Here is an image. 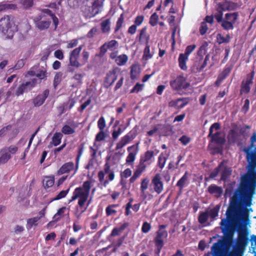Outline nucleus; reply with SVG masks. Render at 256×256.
<instances>
[{
    "label": "nucleus",
    "mask_w": 256,
    "mask_h": 256,
    "mask_svg": "<svg viewBox=\"0 0 256 256\" xmlns=\"http://www.w3.org/2000/svg\"><path fill=\"white\" fill-rule=\"evenodd\" d=\"M250 142L248 148L244 150L249 162L248 172L242 176L239 186L230 198L228 216L234 214L238 209L252 204V196L256 186V152L252 150L254 148L256 150V132L252 134Z\"/></svg>",
    "instance_id": "f257e3e1"
},
{
    "label": "nucleus",
    "mask_w": 256,
    "mask_h": 256,
    "mask_svg": "<svg viewBox=\"0 0 256 256\" xmlns=\"http://www.w3.org/2000/svg\"><path fill=\"white\" fill-rule=\"evenodd\" d=\"M247 206L238 209L234 214L228 216V210L226 212V218L222 220L220 222V228L224 234L223 239L226 246H230L233 240V237L236 230L238 233L236 244L234 246L232 252H230V256H242L248 245L250 239L248 238V232L246 225L242 222H238L236 223V228L230 224L229 218H232L238 212L244 210Z\"/></svg>",
    "instance_id": "f03ea898"
},
{
    "label": "nucleus",
    "mask_w": 256,
    "mask_h": 256,
    "mask_svg": "<svg viewBox=\"0 0 256 256\" xmlns=\"http://www.w3.org/2000/svg\"><path fill=\"white\" fill-rule=\"evenodd\" d=\"M92 185L93 184L91 180H86L83 183L82 186L75 188L69 202L78 199V206L82 208L88 200Z\"/></svg>",
    "instance_id": "7ed1b4c3"
},
{
    "label": "nucleus",
    "mask_w": 256,
    "mask_h": 256,
    "mask_svg": "<svg viewBox=\"0 0 256 256\" xmlns=\"http://www.w3.org/2000/svg\"><path fill=\"white\" fill-rule=\"evenodd\" d=\"M82 45L74 48L70 52L69 54V65L76 68H78L86 64L88 60L90 54L86 50H83L80 58H79L80 52L82 48Z\"/></svg>",
    "instance_id": "20e7f679"
},
{
    "label": "nucleus",
    "mask_w": 256,
    "mask_h": 256,
    "mask_svg": "<svg viewBox=\"0 0 256 256\" xmlns=\"http://www.w3.org/2000/svg\"><path fill=\"white\" fill-rule=\"evenodd\" d=\"M52 20L56 27L58 24V18L48 8L44 9L40 14L34 18L36 26L40 30L48 28Z\"/></svg>",
    "instance_id": "39448f33"
},
{
    "label": "nucleus",
    "mask_w": 256,
    "mask_h": 256,
    "mask_svg": "<svg viewBox=\"0 0 256 256\" xmlns=\"http://www.w3.org/2000/svg\"><path fill=\"white\" fill-rule=\"evenodd\" d=\"M228 161L226 160H222L218 165L210 172L208 178H205V180L208 181L210 179H213L216 177L221 172L220 180L226 182L230 176L232 175V169L228 165Z\"/></svg>",
    "instance_id": "423d86ee"
},
{
    "label": "nucleus",
    "mask_w": 256,
    "mask_h": 256,
    "mask_svg": "<svg viewBox=\"0 0 256 256\" xmlns=\"http://www.w3.org/2000/svg\"><path fill=\"white\" fill-rule=\"evenodd\" d=\"M154 156V151L148 150L144 153V156H141L140 164L134 172V175L130 180V182H134L136 179L141 175L146 167L144 163L149 161Z\"/></svg>",
    "instance_id": "0eeeda50"
},
{
    "label": "nucleus",
    "mask_w": 256,
    "mask_h": 256,
    "mask_svg": "<svg viewBox=\"0 0 256 256\" xmlns=\"http://www.w3.org/2000/svg\"><path fill=\"white\" fill-rule=\"evenodd\" d=\"M14 24L9 16H5L0 20V30L2 33L10 38L14 32Z\"/></svg>",
    "instance_id": "6e6552de"
},
{
    "label": "nucleus",
    "mask_w": 256,
    "mask_h": 256,
    "mask_svg": "<svg viewBox=\"0 0 256 256\" xmlns=\"http://www.w3.org/2000/svg\"><path fill=\"white\" fill-rule=\"evenodd\" d=\"M104 0H92L91 6H85L83 10L86 17L92 18L98 14L103 6Z\"/></svg>",
    "instance_id": "1a4fd4ad"
},
{
    "label": "nucleus",
    "mask_w": 256,
    "mask_h": 256,
    "mask_svg": "<svg viewBox=\"0 0 256 256\" xmlns=\"http://www.w3.org/2000/svg\"><path fill=\"white\" fill-rule=\"evenodd\" d=\"M238 12L226 13L225 14L221 26L225 30H232L234 28V24L238 20Z\"/></svg>",
    "instance_id": "9d476101"
},
{
    "label": "nucleus",
    "mask_w": 256,
    "mask_h": 256,
    "mask_svg": "<svg viewBox=\"0 0 256 256\" xmlns=\"http://www.w3.org/2000/svg\"><path fill=\"white\" fill-rule=\"evenodd\" d=\"M186 79L182 76H178L173 80L170 82V86L172 90H178L188 88L190 84L186 82Z\"/></svg>",
    "instance_id": "9b49d317"
},
{
    "label": "nucleus",
    "mask_w": 256,
    "mask_h": 256,
    "mask_svg": "<svg viewBox=\"0 0 256 256\" xmlns=\"http://www.w3.org/2000/svg\"><path fill=\"white\" fill-rule=\"evenodd\" d=\"M166 225L162 224L158 226V230L156 232V236L154 238V244L164 245L163 238H166L168 236L167 231L165 230Z\"/></svg>",
    "instance_id": "f8f14e48"
},
{
    "label": "nucleus",
    "mask_w": 256,
    "mask_h": 256,
    "mask_svg": "<svg viewBox=\"0 0 256 256\" xmlns=\"http://www.w3.org/2000/svg\"><path fill=\"white\" fill-rule=\"evenodd\" d=\"M37 79L33 78L29 82H27L24 84H22L18 87L16 92L15 94L16 96H19L20 95L23 94L24 92L31 90L37 84Z\"/></svg>",
    "instance_id": "ddd939ff"
},
{
    "label": "nucleus",
    "mask_w": 256,
    "mask_h": 256,
    "mask_svg": "<svg viewBox=\"0 0 256 256\" xmlns=\"http://www.w3.org/2000/svg\"><path fill=\"white\" fill-rule=\"evenodd\" d=\"M152 185L154 190L158 194H160L164 190V184L160 174H156L152 180Z\"/></svg>",
    "instance_id": "4468645a"
},
{
    "label": "nucleus",
    "mask_w": 256,
    "mask_h": 256,
    "mask_svg": "<svg viewBox=\"0 0 256 256\" xmlns=\"http://www.w3.org/2000/svg\"><path fill=\"white\" fill-rule=\"evenodd\" d=\"M225 245L224 240L220 239L211 247L212 256H224V246Z\"/></svg>",
    "instance_id": "2eb2a0df"
},
{
    "label": "nucleus",
    "mask_w": 256,
    "mask_h": 256,
    "mask_svg": "<svg viewBox=\"0 0 256 256\" xmlns=\"http://www.w3.org/2000/svg\"><path fill=\"white\" fill-rule=\"evenodd\" d=\"M76 165L74 166V162H68L62 165V166L57 171L56 174L58 176H60L64 174H67L71 172H74L72 174V176H74L78 170H76Z\"/></svg>",
    "instance_id": "dca6fc26"
},
{
    "label": "nucleus",
    "mask_w": 256,
    "mask_h": 256,
    "mask_svg": "<svg viewBox=\"0 0 256 256\" xmlns=\"http://www.w3.org/2000/svg\"><path fill=\"white\" fill-rule=\"evenodd\" d=\"M254 74V71L252 70L246 75V80L242 82L241 85V91H243L246 93L250 92V84L253 83V79Z\"/></svg>",
    "instance_id": "f3484780"
},
{
    "label": "nucleus",
    "mask_w": 256,
    "mask_h": 256,
    "mask_svg": "<svg viewBox=\"0 0 256 256\" xmlns=\"http://www.w3.org/2000/svg\"><path fill=\"white\" fill-rule=\"evenodd\" d=\"M188 98H178L176 100H172L170 102L168 106L181 109L188 104Z\"/></svg>",
    "instance_id": "a211bd4d"
},
{
    "label": "nucleus",
    "mask_w": 256,
    "mask_h": 256,
    "mask_svg": "<svg viewBox=\"0 0 256 256\" xmlns=\"http://www.w3.org/2000/svg\"><path fill=\"white\" fill-rule=\"evenodd\" d=\"M118 46V42L115 40H112L106 42L100 47V52L104 54L107 50L113 51L117 49Z\"/></svg>",
    "instance_id": "6ab92c4d"
},
{
    "label": "nucleus",
    "mask_w": 256,
    "mask_h": 256,
    "mask_svg": "<svg viewBox=\"0 0 256 256\" xmlns=\"http://www.w3.org/2000/svg\"><path fill=\"white\" fill-rule=\"evenodd\" d=\"M208 192L211 194H214L216 198L221 197L224 192L222 187L218 186L215 184H210L208 187Z\"/></svg>",
    "instance_id": "aec40b11"
},
{
    "label": "nucleus",
    "mask_w": 256,
    "mask_h": 256,
    "mask_svg": "<svg viewBox=\"0 0 256 256\" xmlns=\"http://www.w3.org/2000/svg\"><path fill=\"white\" fill-rule=\"evenodd\" d=\"M112 59H114L116 62L119 66H122L125 64L127 61L128 57L126 54H121L119 56H116V53L112 52L110 54Z\"/></svg>",
    "instance_id": "412c9836"
},
{
    "label": "nucleus",
    "mask_w": 256,
    "mask_h": 256,
    "mask_svg": "<svg viewBox=\"0 0 256 256\" xmlns=\"http://www.w3.org/2000/svg\"><path fill=\"white\" fill-rule=\"evenodd\" d=\"M49 94V90H45L43 94L38 96L33 101L36 106H39L43 104Z\"/></svg>",
    "instance_id": "4be33fe9"
},
{
    "label": "nucleus",
    "mask_w": 256,
    "mask_h": 256,
    "mask_svg": "<svg viewBox=\"0 0 256 256\" xmlns=\"http://www.w3.org/2000/svg\"><path fill=\"white\" fill-rule=\"evenodd\" d=\"M220 132H216L214 134L212 133V135L210 138H211L210 142H214L217 144L223 145L226 142V140L224 138L220 136Z\"/></svg>",
    "instance_id": "5701e85b"
},
{
    "label": "nucleus",
    "mask_w": 256,
    "mask_h": 256,
    "mask_svg": "<svg viewBox=\"0 0 256 256\" xmlns=\"http://www.w3.org/2000/svg\"><path fill=\"white\" fill-rule=\"evenodd\" d=\"M138 151V143L129 146V164L133 162Z\"/></svg>",
    "instance_id": "b1692460"
},
{
    "label": "nucleus",
    "mask_w": 256,
    "mask_h": 256,
    "mask_svg": "<svg viewBox=\"0 0 256 256\" xmlns=\"http://www.w3.org/2000/svg\"><path fill=\"white\" fill-rule=\"evenodd\" d=\"M76 126L74 122L65 124L62 129V132L64 134H71L75 132Z\"/></svg>",
    "instance_id": "393cba45"
},
{
    "label": "nucleus",
    "mask_w": 256,
    "mask_h": 256,
    "mask_svg": "<svg viewBox=\"0 0 256 256\" xmlns=\"http://www.w3.org/2000/svg\"><path fill=\"white\" fill-rule=\"evenodd\" d=\"M188 60V57L186 56L183 54V53H181L180 54L178 62V66L180 68L183 70H186L188 69V66H186V62Z\"/></svg>",
    "instance_id": "a878e982"
},
{
    "label": "nucleus",
    "mask_w": 256,
    "mask_h": 256,
    "mask_svg": "<svg viewBox=\"0 0 256 256\" xmlns=\"http://www.w3.org/2000/svg\"><path fill=\"white\" fill-rule=\"evenodd\" d=\"M54 183V176H45L42 180V184L45 189L52 187Z\"/></svg>",
    "instance_id": "bb28decb"
},
{
    "label": "nucleus",
    "mask_w": 256,
    "mask_h": 256,
    "mask_svg": "<svg viewBox=\"0 0 256 256\" xmlns=\"http://www.w3.org/2000/svg\"><path fill=\"white\" fill-rule=\"evenodd\" d=\"M116 79V72L114 71H110L106 74L105 79V84L106 86H111Z\"/></svg>",
    "instance_id": "cd10ccee"
},
{
    "label": "nucleus",
    "mask_w": 256,
    "mask_h": 256,
    "mask_svg": "<svg viewBox=\"0 0 256 256\" xmlns=\"http://www.w3.org/2000/svg\"><path fill=\"white\" fill-rule=\"evenodd\" d=\"M238 136V132L234 129H232L230 130L227 138L230 144H234L237 140Z\"/></svg>",
    "instance_id": "c85d7f7f"
},
{
    "label": "nucleus",
    "mask_w": 256,
    "mask_h": 256,
    "mask_svg": "<svg viewBox=\"0 0 256 256\" xmlns=\"http://www.w3.org/2000/svg\"><path fill=\"white\" fill-rule=\"evenodd\" d=\"M208 218V211L200 212L198 216V222L200 224L204 225L207 222Z\"/></svg>",
    "instance_id": "c756f323"
},
{
    "label": "nucleus",
    "mask_w": 256,
    "mask_h": 256,
    "mask_svg": "<svg viewBox=\"0 0 256 256\" xmlns=\"http://www.w3.org/2000/svg\"><path fill=\"white\" fill-rule=\"evenodd\" d=\"M140 68L138 65H132L131 66L130 78L132 80L137 79L140 74Z\"/></svg>",
    "instance_id": "7c9ffc66"
},
{
    "label": "nucleus",
    "mask_w": 256,
    "mask_h": 256,
    "mask_svg": "<svg viewBox=\"0 0 256 256\" xmlns=\"http://www.w3.org/2000/svg\"><path fill=\"white\" fill-rule=\"evenodd\" d=\"M120 178V184L122 186V188L127 190L128 168L126 169L122 172L121 173Z\"/></svg>",
    "instance_id": "2f4dec72"
},
{
    "label": "nucleus",
    "mask_w": 256,
    "mask_h": 256,
    "mask_svg": "<svg viewBox=\"0 0 256 256\" xmlns=\"http://www.w3.org/2000/svg\"><path fill=\"white\" fill-rule=\"evenodd\" d=\"M62 136V134L60 132H56L52 138L50 144L54 146H58L61 142Z\"/></svg>",
    "instance_id": "473e14b6"
},
{
    "label": "nucleus",
    "mask_w": 256,
    "mask_h": 256,
    "mask_svg": "<svg viewBox=\"0 0 256 256\" xmlns=\"http://www.w3.org/2000/svg\"><path fill=\"white\" fill-rule=\"evenodd\" d=\"M234 64H227L222 72L219 74L220 76L222 77L223 78L226 79L230 74V72L232 70Z\"/></svg>",
    "instance_id": "72a5a7b5"
},
{
    "label": "nucleus",
    "mask_w": 256,
    "mask_h": 256,
    "mask_svg": "<svg viewBox=\"0 0 256 256\" xmlns=\"http://www.w3.org/2000/svg\"><path fill=\"white\" fill-rule=\"evenodd\" d=\"M40 218V217H34L33 218H28L27 220V224L26 225V228L30 230L33 226L38 225V221Z\"/></svg>",
    "instance_id": "f704fd0d"
},
{
    "label": "nucleus",
    "mask_w": 256,
    "mask_h": 256,
    "mask_svg": "<svg viewBox=\"0 0 256 256\" xmlns=\"http://www.w3.org/2000/svg\"><path fill=\"white\" fill-rule=\"evenodd\" d=\"M220 208V205H216L214 208L210 209L208 212L209 217H210L212 220H214L216 217H217Z\"/></svg>",
    "instance_id": "c9c22d12"
},
{
    "label": "nucleus",
    "mask_w": 256,
    "mask_h": 256,
    "mask_svg": "<svg viewBox=\"0 0 256 256\" xmlns=\"http://www.w3.org/2000/svg\"><path fill=\"white\" fill-rule=\"evenodd\" d=\"M188 172L186 171L185 172L183 176L178 180L176 183V186L180 187V189L182 190L184 186V184L188 178Z\"/></svg>",
    "instance_id": "e433bc0d"
},
{
    "label": "nucleus",
    "mask_w": 256,
    "mask_h": 256,
    "mask_svg": "<svg viewBox=\"0 0 256 256\" xmlns=\"http://www.w3.org/2000/svg\"><path fill=\"white\" fill-rule=\"evenodd\" d=\"M101 28L102 32L107 33L110 30V21L109 20L106 19L103 20L101 24Z\"/></svg>",
    "instance_id": "4c0bfd02"
},
{
    "label": "nucleus",
    "mask_w": 256,
    "mask_h": 256,
    "mask_svg": "<svg viewBox=\"0 0 256 256\" xmlns=\"http://www.w3.org/2000/svg\"><path fill=\"white\" fill-rule=\"evenodd\" d=\"M230 39L229 34H227L226 38L224 37L222 34H218L216 36L217 42L220 44L223 43H228Z\"/></svg>",
    "instance_id": "58836bf2"
},
{
    "label": "nucleus",
    "mask_w": 256,
    "mask_h": 256,
    "mask_svg": "<svg viewBox=\"0 0 256 256\" xmlns=\"http://www.w3.org/2000/svg\"><path fill=\"white\" fill-rule=\"evenodd\" d=\"M67 210V208L66 207H62L60 208L58 212L54 214V216L53 219L54 221H58L59 220L60 218L63 216L64 214L66 212Z\"/></svg>",
    "instance_id": "ea45409f"
},
{
    "label": "nucleus",
    "mask_w": 256,
    "mask_h": 256,
    "mask_svg": "<svg viewBox=\"0 0 256 256\" xmlns=\"http://www.w3.org/2000/svg\"><path fill=\"white\" fill-rule=\"evenodd\" d=\"M153 56V54L150 53V46L148 44H147L144 50V54L142 56V58L144 60H148L150 59Z\"/></svg>",
    "instance_id": "a19ab883"
},
{
    "label": "nucleus",
    "mask_w": 256,
    "mask_h": 256,
    "mask_svg": "<svg viewBox=\"0 0 256 256\" xmlns=\"http://www.w3.org/2000/svg\"><path fill=\"white\" fill-rule=\"evenodd\" d=\"M148 184L149 180L148 178H145L142 180L140 184V190L142 196L144 194L145 190L148 188Z\"/></svg>",
    "instance_id": "79ce46f5"
},
{
    "label": "nucleus",
    "mask_w": 256,
    "mask_h": 256,
    "mask_svg": "<svg viewBox=\"0 0 256 256\" xmlns=\"http://www.w3.org/2000/svg\"><path fill=\"white\" fill-rule=\"evenodd\" d=\"M210 56L209 54H207L204 59V60L203 61L202 63L200 65L198 66L196 69H197V72H200L204 70V69L206 67L208 64V62L210 60Z\"/></svg>",
    "instance_id": "37998d69"
},
{
    "label": "nucleus",
    "mask_w": 256,
    "mask_h": 256,
    "mask_svg": "<svg viewBox=\"0 0 256 256\" xmlns=\"http://www.w3.org/2000/svg\"><path fill=\"white\" fill-rule=\"evenodd\" d=\"M226 4H227L226 10L228 11L234 10H236L238 6V3L232 1L226 0Z\"/></svg>",
    "instance_id": "c03bdc74"
},
{
    "label": "nucleus",
    "mask_w": 256,
    "mask_h": 256,
    "mask_svg": "<svg viewBox=\"0 0 256 256\" xmlns=\"http://www.w3.org/2000/svg\"><path fill=\"white\" fill-rule=\"evenodd\" d=\"M125 129L126 126H122L117 129H115L112 134V138L114 140L116 139Z\"/></svg>",
    "instance_id": "a18cd8bd"
},
{
    "label": "nucleus",
    "mask_w": 256,
    "mask_h": 256,
    "mask_svg": "<svg viewBox=\"0 0 256 256\" xmlns=\"http://www.w3.org/2000/svg\"><path fill=\"white\" fill-rule=\"evenodd\" d=\"M158 20V16L156 12H154L151 15L150 18L149 24L152 26H154L157 25Z\"/></svg>",
    "instance_id": "49530a36"
},
{
    "label": "nucleus",
    "mask_w": 256,
    "mask_h": 256,
    "mask_svg": "<svg viewBox=\"0 0 256 256\" xmlns=\"http://www.w3.org/2000/svg\"><path fill=\"white\" fill-rule=\"evenodd\" d=\"M128 142V135H126L120 140V141L117 144L116 150H118L122 148Z\"/></svg>",
    "instance_id": "de8ad7c7"
},
{
    "label": "nucleus",
    "mask_w": 256,
    "mask_h": 256,
    "mask_svg": "<svg viewBox=\"0 0 256 256\" xmlns=\"http://www.w3.org/2000/svg\"><path fill=\"white\" fill-rule=\"evenodd\" d=\"M62 75L63 74L62 72H58L56 74L54 79V86L55 88L61 82Z\"/></svg>",
    "instance_id": "09e8293b"
},
{
    "label": "nucleus",
    "mask_w": 256,
    "mask_h": 256,
    "mask_svg": "<svg viewBox=\"0 0 256 256\" xmlns=\"http://www.w3.org/2000/svg\"><path fill=\"white\" fill-rule=\"evenodd\" d=\"M116 204H111L106 207V212L108 216L115 214L116 212V210L115 208L117 207Z\"/></svg>",
    "instance_id": "8fccbe9b"
},
{
    "label": "nucleus",
    "mask_w": 256,
    "mask_h": 256,
    "mask_svg": "<svg viewBox=\"0 0 256 256\" xmlns=\"http://www.w3.org/2000/svg\"><path fill=\"white\" fill-rule=\"evenodd\" d=\"M18 150L17 146H10L9 147H5L2 150V152H6L10 154H14Z\"/></svg>",
    "instance_id": "3c124183"
},
{
    "label": "nucleus",
    "mask_w": 256,
    "mask_h": 256,
    "mask_svg": "<svg viewBox=\"0 0 256 256\" xmlns=\"http://www.w3.org/2000/svg\"><path fill=\"white\" fill-rule=\"evenodd\" d=\"M2 155L0 157V161L3 164L6 163L10 158L11 156L8 152H0Z\"/></svg>",
    "instance_id": "603ef678"
},
{
    "label": "nucleus",
    "mask_w": 256,
    "mask_h": 256,
    "mask_svg": "<svg viewBox=\"0 0 256 256\" xmlns=\"http://www.w3.org/2000/svg\"><path fill=\"white\" fill-rule=\"evenodd\" d=\"M144 86V84L138 82L136 83L134 87L130 90V93H138L142 90Z\"/></svg>",
    "instance_id": "864d4df0"
},
{
    "label": "nucleus",
    "mask_w": 256,
    "mask_h": 256,
    "mask_svg": "<svg viewBox=\"0 0 256 256\" xmlns=\"http://www.w3.org/2000/svg\"><path fill=\"white\" fill-rule=\"evenodd\" d=\"M220 128V124L219 122H215L212 124L209 129V134L208 136V137H210L211 135H212V133H213L214 130H219Z\"/></svg>",
    "instance_id": "5fc2aeb1"
},
{
    "label": "nucleus",
    "mask_w": 256,
    "mask_h": 256,
    "mask_svg": "<svg viewBox=\"0 0 256 256\" xmlns=\"http://www.w3.org/2000/svg\"><path fill=\"white\" fill-rule=\"evenodd\" d=\"M105 174L104 172L100 171L98 172V178L100 182L103 184L104 186H106L108 183V180H104Z\"/></svg>",
    "instance_id": "6e6d98bb"
},
{
    "label": "nucleus",
    "mask_w": 256,
    "mask_h": 256,
    "mask_svg": "<svg viewBox=\"0 0 256 256\" xmlns=\"http://www.w3.org/2000/svg\"><path fill=\"white\" fill-rule=\"evenodd\" d=\"M196 48V46L195 44H192L187 46L186 48L184 53L183 54L188 57L189 55Z\"/></svg>",
    "instance_id": "4d7b16f0"
},
{
    "label": "nucleus",
    "mask_w": 256,
    "mask_h": 256,
    "mask_svg": "<svg viewBox=\"0 0 256 256\" xmlns=\"http://www.w3.org/2000/svg\"><path fill=\"white\" fill-rule=\"evenodd\" d=\"M217 13L215 14L214 18L218 23L222 24L223 22L224 18H223V12L220 11H217Z\"/></svg>",
    "instance_id": "13d9d810"
},
{
    "label": "nucleus",
    "mask_w": 256,
    "mask_h": 256,
    "mask_svg": "<svg viewBox=\"0 0 256 256\" xmlns=\"http://www.w3.org/2000/svg\"><path fill=\"white\" fill-rule=\"evenodd\" d=\"M208 26L206 23L204 22H202L200 27V32L201 35L203 36L205 34L208 30Z\"/></svg>",
    "instance_id": "bf43d9fd"
},
{
    "label": "nucleus",
    "mask_w": 256,
    "mask_h": 256,
    "mask_svg": "<svg viewBox=\"0 0 256 256\" xmlns=\"http://www.w3.org/2000/svg\"><path fill=\"white\" fill-rule=\"evenodd\" d=\"M76 100L74 98H70L68 100V101L66 103V104H64V109L67 110V109H70L72 108L75 104Z\"/></svg>",
    "instance_id": "052dcab7"
},
{
    "label": "nucleus",
    "mask_w": 256,
    "mask_h": 256,
    "mask_svg": "<svg viewBox=\"0 0 256 256\" xmlns=\"http://www.w3.org/2000/svg\"><path fill=\"white\" fill-rule=\"evenodd\" d=\"M146 28L145 26L141 29L140 32L137 38H138L139 41L140 42L142 40L147 39L146 37Z\"/></svg>",
    "instance_id": "680f3d73"
},
{
    "label": "nucleus",
    "mask_w": 256,
    "mask_h": 256,
    "mask_svg": "<svg viewBox=\"0 0 256 256\" xmlns=\"http://www.w3.org/2000/svg\"><path fill=\"white\" fill-rule=\"evenodd\" d=\"M151 229V226L150 223L145 222L142 224V231L143 233H148Z\"/></svg>",
    "instance_id": "e2e57ef3"
},
{
    "label": "nucleus",
    "mask_w": 256,
    "mask_h": 256,
    "mask_svg": "<svg viewBox=\"0 0 256 256\" xmlns=\"http://www.w3.org/2000/svg\"><path fill=\"white\" fill-rule=\"evenodd\" d=\"M226 6L227 4H226V0L224 2H219L217 4L216 10L222 12H223L224 11L226 10Z\"/></svg>",
    "instance_id": "0e129e2a"
},
{
    "label": "nucleus",
    "mask_w": 256,
    "mask_h": 256,
    "mask_svg": "<svg viewBox=\"0 0 256 256\" xmlns=\"http://www.w3.org/2000/svg\"><path fill=\"white\" fill-rule=\"evenodd\" d=\"M15 6L11 4H0V12L5 10H6L14 9Z\"/></svg>",
    "instance_id": "69168bd1"
},
{
    "label": "nucleus",
    "mask_w": 256,
    "mask_h": 256,
    "mask_svg": "<svg viewBox=\"0 0 256 256\" xmlns=\"http://www.w3.org/2000/svg\"><path fill=\"white\" fill-rule=\"evenodd\" d=\"M68 191L69 189L62 190L55 198H53V200H58L64 198L68 194Z\"/></svg>",
    "instance_id": "338daca9"
},
{
    "label": "nucleus",
    "mask_w": 256,
    "mask_h": 256,
    "mask_svg": "<svg viewBox=\"0 0 256 256\" xmlns=\"http://www.w3.org/2000/svg\"><path fill=\"white\" fill-rule=\"evenodd\" d=\"M68 5L72 8L78 7L80 4V0H68Z\"/></svg>",
    "instance_id": "774afa93"
}]
</instances>
